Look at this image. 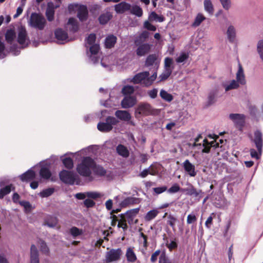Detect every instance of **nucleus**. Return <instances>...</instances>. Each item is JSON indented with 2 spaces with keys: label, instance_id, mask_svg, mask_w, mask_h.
<instances>
[{
  "label": "nucleus",
  "instance_id": "obj_28",
  "mask_svg": "<svg viewBox=\"0 0 263 263\" xmlns=\"http://www.w3.org/2000/svg\"><path fill=\"white\" fill-rule=\"evenodd\" d=\"M35 173L32 169L28 170L20 176V179L23 181H28L35 178Z\"/></svg>",
  "mask_w": 263,
  "mask_h": 263
},
{
  "label": "nucleus",
  "instance_id": "obj_42",
  "mask_svg": "<svg viewBox=\"0 0 263 263\" xmlns=\"http://www.w3.org/2000/svg\"><path fill=\"white\" fill-rule=\"evenodd\" d=\"M62 161L65 166L68 169H71L73 167V160L71 158L69 157H65L63 158V157H61Z\"/></svg>",
  "mask_w": 263,
  "mask_h": 263
},
{
  "label": "nucleus",
  "instance_id": "obj_9",
  "mask_svg": "<svg viewBox=\"0 0 263 263\" xmlns=\"http://www.w3.org/2000/svg\"><path fill=\"white\" fill-rule=\"evenodd\" d=\"M17 41L22 47L27 46L30 43L27 31L23 27H21L18 29Z\"/></svg>",
  "mask_w": 263,
  "mask_h": 263
},
{
  "label": "nucleus",
  "instance_id": "obj_46",
  "mask_svg": "<svg viewBox=\"0 0 263 263\" xmlns=\"http://www.w3.org/2000/svg\"><path fill=\"white\" fill-rule=\"evenodd\" d=\"M223 9L228 11L232 7V3L231 0H219Z\"/></svg>",
  "mask_w": 263,
  "mask_h": 263
},
{
  "label": "nucleus",
  "instance_id": "obj_24",
  "mask_svg": "<svg viewBox=\"0 0 263 263\" xmlns=\"http://www.w3.org/2000/svg\"><path fill=\"white\" fill-rule=\"evenodd\" d=\"M159 60L155 54H151L148 55L146 60L145 65L146 66H154L157 68L159 66Z\"/></svg>",
  "mask_w": 263,
  "mask_h": 263
},
{
  "label": "nucleus",
  "instance_id": "obj_10",
  "mask_svg": "<svg viewBox=\"0 0 263 263\" xmlns=\"http://www.w3.org/2000/svg\"><path fill=\"white\" fill-rule=\"evenodd\" d=\"M229 118L240 130L242 129L245 123L246 116L242 114H230Z\"/></svg>",
  "mask_w": 263,
  "mask_h": 263
},
{
  "label": "nucleus",
  "instance_id": "obj_25",
  "mask_svg": "<svg viewBox=\"0 0 263 263\" xmlns=\"http://www.w3.org/2000/svg\"><path fill=\"white\" fill-rule=\"evenodd\" d=\"M139 211V208L134 209L127 211L124 214L122 215V216H123L129 223H131L134 217L138 213Z\"/></svg>",
  "mask_w": 263,
  "mask_h": 263
},
{
  "label": "nucleus",
  "instance_id": "obj_15",
  "mask_svg": "<svg viewBox=\"0 0 263 263\" xmlns=\"http://www.w3.org/2000/svg\"><path fill=\"white\" fill-rule=\"evenodd\" d=\"M137 100L135 96H125L121 101V105L122 108L127 109L131 108L136 105Z\"/></svg>",
  "mask_w": 263,
  "mask_h": 263
},
{
  "label": "nucleus",
  "instance_id": "obj_26",
  "mask_svg": "<svg viewBox=\"0 0 263 263\" xmlns=\"http://www.w3.org/2000/svg\"><path fill=\"white\" fill-rule=\"evenodd\" d=\"M226 34L228 40L230 43H234L235 41L236 37V30L233 26L230 25L228 26Z\"/></svg>",
  "mask_w": 263,
  "mask_h": 263
},
{
  "label": "nucleus",
  "instance_id": "obj_41",
  "mask_svg": "<svg viewBox=\"0 0 263 263\" xmlns=\"http://www.w3.org/2000/svg\"><path fill=\"white\" fill-rule=\"evenodd\" d=\"M256 50L261 61L263 63V39L258 41Z\"/></svg>",
  "mask_w": 263,
  "mask_h": 263
},
{
  "label": "nucleus",
  "instance_id": "obj_3",
  "mask_svg": "<svg viewBox=\"0 0 263 263\" xmlns=\"http://www.w3.org/2000/svg\"><path fill=\"white\" fill-rule=\"evenodd\" d=\"M96 36L95 34H90L86 40V47L89 48V51H87V55L90 58L93 63L99 61L97 54L99 50V46L96 43Z\"/></svg>",
  "mask_w": 263,
  "mask_h": 263
},
{
  "label": "nucleus",
  "instance_id": "obj_27",
  "mask_svg": "<svg viewBox=\"0 0 263 263\" xmlns=\"http://www.w3.org/2000/svg\"><path fill=\"white\" fill-rule=\"evenodd\" d=\"M66 27L70 31L75 32L79 29V24L76 18H70L66 24Z\"/></svg>",
  "mask_w": 263,
  "mask_h": 263
},
{
  "label": "nucleus",
  "instance_id": "obj_36",
  "mask_svg": "<svg viewBox=\"0 0 263 263\" xmlns=\"http://www.w3.org/2000/svg\"><path fill=\"white\" fill-rule=\"evenodd\" d=\"M119 102L117 98L110 97L108 100H106L104 103L101 102V104L106 107H112L116 106Z\"/></svg>",
  "mask_w": 263,
  "mask_h": 263
},
{
  "label": "nucleus",
  "instance_id": "obj_35",
  "mask_svg": "<svg viewBox=\"0 0 263 263\" xmlns=\"http://www.w3.org/2000/svg\"><path fill=\"white\" fill-rule=\"evenodd\" d=\"M129 11L131 14L138 17H141L143 14V10L142 8L138 5H131V8Z\"/></svg>",
  "mask_w": 263,
  "mask_h": 263
},
{
  "label": "nucleus",
  "instance_id": "obj_52",
  "mask_svg": "<svg viewBox=\"0 0 263 263\" xmlns=\"http://www.w3.org/2000/svg\"><path fill=\"white\" fill-rule=\"evenodd\" d=\"M112 59V56L104 58L101 61V65L104 67H107L111 65H114V63L110 61Z\"/></svg>",
  "mask_w": 263,
  "mask_h": 263
},
{
  "label": "nucleus",
  "instance_id": "obj_64",
  "mask_svg": "<svg viewBox=\"0 0 263 263\" xmlns=\"http://www.w3.org/2000/svg\"><path fill=\"white\" fill-rule=\"evenodd\" d=\"M144 27L148 30L155 31L156 30V27L152 24L149 21H146L144 23Z\"/></svg>",
  "mask_w": 263,
  "mask_h": 263
},
{
  "label": "nucleus",
  "instance_id": "obj_31",
  "mask_svg": "<svg viewBox=\"0 0 263 263\" xmlns=\"http://www.w3.org/2000/svg\"><path fill=\"white\" fill-rule=\"evenodd\" d=\"M204 10L210 15H212L214 11V5L211 0H204Z\"/></svg>",
  "mask_w": 263,
  "mask_h": 263
},
{
  "label": "nucleus",
  "instance_id": "obj_48",
  "mask_svg": "<svg viewBox=\"0 0 263 263\" xmlns=\"http://www.w3.org/2000/svg\"><path fill=\"white\" fill-rule=\"evenodd\" d=\"M12 185H7L0 190V198H3L5 195L9 194L12 190Z\"/></svg>",
  "mask_w": 263,
  "mask_h": 263
},
{
  "label": "nucleus",
  "instance_id": "obj_61",
  "mask_svg": "<svg viewBox=\"0 0 263 263\" xmlns=\"http://www.w3.org/2000/svg\"><path fill=\"white\" fill-rule=\"evenodd\" d=\"M87 197L91 199H97L101 197V194L96 192H86Z\"/></svg>",
  "mask_w": 263,
  "mask_h": 263
},
{
  "label": "nucleus",
  "instance_id": "obj_54",
  "mask_svg": "<svg viewBox=\"0 0 263 263\" xmlns=\"http://www.w3.org/2000/svg\"><path fill=\"white\" fill-rule=\"evenodd\" d=\"M7 54V51L5 50L4 43L0 37V59L4 58Z\"/></svg>",
  "mask_w": 263,
  "mask_h": 263
},
{
  "label": "nucleus",
  "instance_id": "obj_4",
  "mask_svg": "<svg viewBox=\"0 0 263 263\" xmlns=\"http://www.w3.org/2000/svg\"><path fill=\"white\" fill-rule=\"evenodd\" d=\"M118 123V120L115 117L108 116L105 121H101L98 123L97 128L101 132H109L112 129L113 126L116 125Z\"/></svg>",
  "mask_w": 263,
  "mask_h": 263
},
{
  "label": "nucleus",
  "instance_id": "obj_29",
  "mask_svg": "<svg viewBox=\"0 0 263 263\" xmlns=\"http://www.w3.org/2000/svg\"><path fill=\"white\" fill-rule=\"evenodd\" d=\"M30 263H39L38 251L34 245L31 246L30 249Z\"/></svg>",
  "mask_w": 263,
  "mask_h": 263
},
{
  "label": "nucleus",
  "instance_id": "obj_17",
  "mask_svg": "<svg viewBox=\"0 0 263 263\" xmlns=\"http://www.w3.org/2000/svg\"><path fill=\"white\" fill-rule=\"evenodd\" d=\"M41 167L40 176L41 179L47 180L51 177V174L49 170V165L47 164L40 163Z\"/></svg>",
  "mask_w": 263,
  "mask_h": 263
},
{
  "label": "nucleus",
  "instance_id": "obj_51",
  "mask_svg": "<svg viewBox=\"0 0 263 263\" xmlns=\"http://www.w3.org/2000/svg\"><path fill=\"white\" fill-rule=\"evenodd\" d=\"M172 71V68L165 69L164 71L159 76L160 81H162L166 80L171 75Z\"/></svg>",
  "mask_w": 263,
  "mask_h": 263
},
{
  "label": "nucleus",
  "instance_id": "obj_53",
  "mask_svg": "<svg viewBox=\"0 0 263 263\" xmlns=\"http://www.w3.org/2000/svg\"><path fill=\"white\" fill-rule=\"evenodd\" d=\"M92 171H93L95 174L99 176H103L105 174V171L104 168L102 166L96 165V164Z\"/></svg>",
  "mask_w": 263,
  "mask_h": 263
},
{
  "label": "nucleus",
  "instance_id": "obj_43",
  "mask_svg": "<svg viewBox=\"0 0 263 263\" xmlns=\"http://www.w3.org/2000/svg\"><path fill=\"white\" fill-rule=\"evenodd\" d=\"M160 96L163 100L166 102H170L173 99V96L163 89L161 90Z\"/></svg>",
  "mask_w": 263,
  "mask_h": 263
},
{
  "label": "nucleus",
  "instance_id": "obj_14",
  "mask_svg": "<svg viewBox=\"0 0 263 263\" xmlns=\"http://www.w3.org/2000/svg\"><path fill=\"white\" fill-rule=\"evenodd\" d=\"M54 35L57 42L60 44H64L71 40V39L68 37L67 32L60 28L55 30Z\"/></svg>",
  "mask_w": 263,
  "mask_h": 263
},
{
  "label": "nucleus",
  "instance_id": "obj_8",
  "mask_svg": "<svg viewBox=\"0 0 263 263\" xmlns=\"http://www.w3.org/2000/svg\"><path fill=\"white\" fill-rule=\"evenodd\" d=\"M60 178L64 182L69 184H78V176L73 172L66 170L62 171L60 174Z\"/></svg>",
  "mask_w": 263,
  "mask_h": 263
},
{
  "label": "nucleus",
  "instance_id": "obj_6",
  "mask_svg": "<svg viewBox=\"0 0 263 263\" xmlns=\"http://www.w3.org/2000/svg\"><path fill=\"white\" fill-rule=\"evenodd\" d=\"M68 10L70 12L77 11V16L81 22L86 21L88 17V10L84 5L78 4H71L68 6Z\"/></svg>",
  "mask_w": 263,
  "mask_h": 263
},
{
  "label": "nucleus",
  "instance_id": "obj_45",
  "mask_svg": "<svg viewBox=\"0 0 263 263\" xmlns=\"http://www.w3.org/2000/svg\"><path fill=\"white\" fill-rule=\"evenodd\" d=\"M7 42L11 44L15 38V33L12 30H8L7 31L5 35Z\"/></svg>",
  "mask_w": 263,
  "mask_h": 263
},
{
  "label": "nucleus",
  "instance_id": "obj_44",
  "mask_svg": "<svg viewBox=\"0 0 263 263\" xmlns=\"http://www.w3.org/2000/svg\"><path fill=\"white\" fill-rule=\"evenodd\" d=\"M159 213V212L157 210L154 209L153 210H151L149 212L147 213L146 214L144 218L146 221H151L154 218H155L158 214Z\"/></svg>",
  "mask_w": 263,
  "mask_h": 263
},
{
  "label": "nucleus",
  "instance_id": "obj_12",
  "mask_svg": "<svg viewBox=\"0 0 263 263\" xmlns=\"http://www.w3.org/2000/svg\"><path fill=\"white\" fill-rule=\"evenodd\" d=\"M135 43L137 46L136 53L138 57L145 55L150 50L151 45L148 43H139V40H135Z\"/></svg>",
  "mask_w": 263,
  "mask_h": 263
},
{
  "label": "nucleus",
  "instance_id": "obj_32",
  "mask_svg": "<svg viewBox=\"0 0 263 263\" xmlns=\"http://www.w3.org/2000/svg\"><path fill=\"white\" fill-rule=\"evenodd\" d=\"M218 93V89L212 90L208 95L207 103L209 105L214 104L216 101V97Z\"/></svg>",
  "mask_w": 263,
  "mask_h": 263
},
{
  "label": "nucleus",
  "instance_id": "obj_19",
  "mask_svg": "<svg viewBox=\"0 0 263 263\" xmlns=\"http://www.w3.org/2000/svg\"><path fill=\"white\" fill-rule=\"evenodd\" d=\"M236 81L239 85H244L246 84V80L243 68L240 64H238V70L236 73Z\"/></svg>",
  "mask_w": 263,
  "mask_h": 263
},
{
  "label": "nucleus",
  "instance_id": "obj_58",
  "mask_svg": "<svg viewBox=\"0 0 263 263\" xmlns=\"http://www.w3.org/2000/svg\"><path fill=\"white\" fill-rule=\"evenodd\" d=\"M177 221V218L172 215H169L167 217V223L172 228H174L175 223Z\"/></svg>",
  "mask_w": 263,
  "mask_h": 263
},
{
  "label": "nucleus",
  "instance_id": "obj_22",
  "mask_svg": "<svg viewBox=\"0 0 263 263\" xmlns=\"http://www.w3.org/2000/svg\"><path fill=\"white\" fill-rule=\"evenodd\" d=\"M115 115L119 120L123 121H129L132 118L129 112L127 110H118L115 113Z\"/></svg>",
  "mask_w": 263,
  "mask_h": 263
},
{
  "label": "nucleus",
  "instance_id": "obj_39",
  "mask_svg": "<svg viewBox=\"0 0 263 263\" xmlns=\"http://www.w3.org/2000/svg\"><path fill=\"white\" fill-rule=\"evenodd\" d=\"M116 149L118 154L123 157H127L129 156L128 149L123 145H119Z\"/></svg>",
  "mask_w": 263,
  "mask_h": 263
},
{
  "label": "nucleus",
  "instance_id": "obj_40",
  "mask_svg": "<svg viewBox=\"0 0 263 263\" xmlns=\"http://www.w3.org/2000/svg\"><path fill=\"white\" fill-rule=\"evenodd\" d=\"M148 20L152 22H162L164 21V18L162 15H158L155 12H152L148 16Z\"/></svg>",
  "mask_w": 263,
  "mask_h": 263
},
{
  "label": "nucleus",
  "instance_id": "obj_30",
  "mask_svg": "<svg viewBox=\"0 0 263 263\" xmlns=\"http://www.w3.org/2000/svg\"><path fill=\"white\" fill-rule=\"evenodd\" d=\"M205 20L206 17L203 13H198L195 17L194 20L192 24V26L194 28H196L199 26Z\"/></svg>",
  "mask_w": 263,
  "mask_h": 263
},
{
  "label": "nucleus",
  "instance_id": "obj_5",
  "mask_svg": "<svg viewBox=\"0 0 263 263\" xmlns=\"http://www.w3.org/2000/svg\"><path fill=\"white\" fill-rule=\"evenodd\" d=\"M155 114V110L147 103H140L135 109V118L140 119L143 116H147Z\"/></svg>",
  "mask_w": 263,
  "mask_h": 263
},
{
  "label": "nucleus",
  "instance_id": "obj_37",
  "mask_svg": "<svg viewBox=\"0 0 263 263\" xmlns=\"http://www.w3.org/2000/svg\"><path fill=\"white\" fill-rule=\"evenodd\" d=\"M112 17L111 14L107 12L105 13L102 14L99 17V21L101 24L104 25L106 24Z\"/></svg>",
  "mask_w": 263,
  "mask_h": 263
},
{
  "label": "nucleus",
  "instance_id": "obj_16",
  "mask_svg": "<svg viewBox=\"0 0 263 263\" xmlns=\"http://www.w3.org/2000/svg\"><path fill=\"white\" fill-rule=\"evenodd\" d=\"M253 141L255 144L257 151L262 153V134L260 130H256L254 132Z\"/></svg>",
  "mask_w": 263,
  "mask_h": 263
},
{
  "label": "nucleus",
  "instance_id": "obj_55",
  "mask_svg": "<svg viewBox=\"0 0 263 263\" xmlns=\"http://www.w3.org/2000/svg\"><path fill=\"white\" fill-rule=\"evenodd\" d=\"M149 36V33L147 31L142 32L140 35L136 39L139 40V43H144Z\"/></svg>",
  "mask_w": 263,
  "mask_h": 263
},
{
  "label": "nucleus",
  "instance_id": "obj_59",
  "mask_svg": "<svg viewBox=\"0 0 263 263\" xmlns=\"http://www.w3.org/2000/svg\"><path fill=\"white\" fill-rule=\"evenodd\" d=\"M39 244L41 251L45 254H48L49 250L45 242L42 240H40Z\"/></svg>",
  "mask_w": 263,
  "mask_h": 263
},
{
  "label": "nucleus",
  "instance_id": "obj_63",
  "mask_svg": "<svg viewBox=\"0 0 263 263\" xmlns=\"http://www.w3.org/2000/svg\"><path fill=\"white\" fill-rule=\"evenodd\" d=\"M20 204L24 208L26 212L30 211L32 209L31 205L28 201H21L20 202Z\"/></svg>",
  "mask_w": 263,
  "mask_h": 263
},
{
  "label": "nucleus",
  "instance_id": "obj_49",
  "mask_svg": "<svg viewBox=\"0 0 263 263\" xmlns=\"http://www.w3.org/2000/svg\"><path fill=\"white\" fill-rule=\"evenodd\" d=\"M135 91V88L133 86L126 85L122 89V93L125 96L132 94Z\"/></svg>",
  "mask_w": 263,
  "mask_h": 263
},
{
  "label": "nucleus",
  "instance_id": "obj_34",
  "mask_svg": "<svg viewBox=\"0 0 263 263\" xmlns=\"http://www.w3.org/2000/svg\"><path fill=\"white\" fill-rule=\"evenodd\" d=\"M54 8L52 3H48V7L47 8L46 12V15L48 21H51L53 20L54 17Z\"/></svg>",
  "mask_w": 263,
  "mask_h": 263
},
{
  "label": "nucleus",
  "instance_id": "obj_13",
  "mask_svg": "<svg viewBox=\"0 0 263 263\" xmlns=\"http://www.w3.org/2000/svg\"><path fill=\"white\" fill-rule=\"evenodd\" d=\"M149 76V72L144 71L140 72L136 74L132 79H130V82L134 84H141L146 86V80L147 77Z\"/></svg>",
  "mask_w": 263,
  "mask_h": 263
},
{
  "label": "nucleus",
  "instance_id": "obj_7",
  "mask_svg": "<svg viewBox=\"0 0 263 263\" xmlns=\"http://www.w3.org/2000/svg\"><path fill=\"white\" fill-rule=\"evenodd\" d=\"M46 20L45 18L41 15L33 13L31 14L29 24L32 27L42 30L45 25Z\"/></svg>",
  "mask_w": 263,
  "mask_h": 263
},
{
  "label": "nucleus",
  "instance_id": "obj_20",
  "mask_svg": "<svg viewBox=\"0 0 263 263\" xmlns=\"http://www.w3.org/2000/svg\"><path fill=\"white\" fill-rule=\"evenodd\" d=\"M131 5L125 2H121L115 6V10L117 13L122 14L125 11H129Z\"/></svg>",
  "mask_w": 263,
  "mask_h": 263
},
{
  "label": "nucleus",
  "instance_id": "obj_62",
  "mask_svg": "<svg viewBox=\"0 0 263 263\" xmlns=\"http://www.w3.org/2000/svg\"><path fill=\"white\" fill-rule=\"evenodd\" d=\"M157 78V73L155 72L152 76L147 77V80H146V86H148L151 85L153 82Z\"/></svg>",
  "mask_w": 263,
  "mask_h": 263
},
{
  "label": "nucleus",
  "instance_id": "obj_23",
  "mask_svg": "<svg viewBox=\"0 0 263 263\" xmlns=\"http://www.w3.org/2000/svg\"><path fill=\"white\" fill-rule=\"evenodd\" d=\"M222 87L226 91H228L232 89H236L239 88V84L235 80H232L224 82L222 84Z\"/></svg>",
  "mask_w": 263,
  "mask_h": 263
},
{
  "label": "nucleus",
  "instance_id": "obj_47",
  "mask_svg": "<svg viewBox=\"0 0 263 263\" xmlns=\"http://www.w3.org/2000/svg\"><path fill=\"white\" fill-rule=\"evenodd\" d=\"M189 58V54L185 52L180 53L176 58L177 63H184Z\"/></svg>",
  "mask_w": 263,
  "mask_h": 263
},
{
  "label": "nucleus",
  "instance_id": "obj_11",
  "mask_svg": "<svg viewBox=\"0 0 263 263\" xmlns=\"http://www.w3.org/2000/svg\"><path fill=\"white\" fill-rule=\"evenodd\" d=\"M122 254L121 249H111L107 252L105 255V263H109L119 260Z\"/></svg>",
  "mask_w": 263,
  "mask_h": 263
},
{
  "label": "nucleus",
  "instance_id": "obj_56",
  "mask_svg": "<svg viewBox=\"0 0 263 263\" xmlns=\"http://www.w3.org/2000/svg\"><path fill=\"white\" fill-rule=\"evenodd\" d=\"M126 221H127L121 216V218L118 221V227L122 228L124 231L126 230L127 229Z\"/></svg>",
  "mask_w": 263,
  "mask_h": 263
},
{
  "label": "nucleus",
  "instance_id": "obj_50",
  "mask_svg": "<svg viewBox=\"0 0 263 263\" xmlns=\"http://www.w3.org/2000/svg\"><path fill=\"white\" fill-rule=\"evenodd\" d=\"M54 192V189L52 188H48L43 190L39 193V195L42 198L48 197L51 195Z\"/></svg>",
  "mask_w": 263,
  "mask_h": 263
},
{
  "label": "nucleus",
  "instance_id": "obj_33",
  "mask_svg": "<svg viewBox=\"0 0 263 263\" xmlns=\"http://www.w3.org/2000/svg\"><path fill=\"white\" fill-rule=\"evenodd\" d=\"M117 42V37L113 35L107 36L105 39V45L106 48L112 47Z\"/></svg>",
  "mask_w": 263,
  "mask_h": 263
},
{
  "label": "nucleus",
  "instance_id": "obj_2",
  "mask_svg": "<svg viewBox=\"0 0 263 263\" xmlns=\"http://www.w3.org/2000/svg\"><path fill=\"white\" fill-rule=\"evenodd\" d=\"M208 139H203L202 136L199 135L197 137L193 144V147L197 148L198 150H201L203 153H209L211 147H219V143L211 136H209Z\"/></svg>",
  "mask_w": 263,
  "mask_h": 263
},
{
  "label": "nucleus",
  "instance_id": "obj_21",
  "mask_svg": "<svg viewBox=\"0 0 263 263\" xmlns=\"http://www.w3.org/2000/svg\"><path fill=\"white\" fill-rule=\"evenodd\" d=\"M182 166L186 172L191 176L195 177L196 175L195 166L189 160H185L182 163Z\"/></svg>",
  "mask_w": 263,
  "mask_h": 263
},
{
  "label": "nucleus",
  "instance_id": "obj_57",
  "mask_svg": "<svg viewBox=\"0 0 263 263\" xmlns=\"http://www.w3.org/2000/svg\"><path fill=\"white\" fill-rule=\"evenodd\" d=\"M70 233L73 237H77L81 235L83 233V231L77 227H72L70 230Z\"/></svg>",
  "mask_w": 263,
  "mask_h": 263
},
{
  "label": "nucleus",
  "instance_id": "obj_60",
  "mask_svg": "<svg viewBox=\"0 0 263 263\" xmlns=\"http://www.w3.org/2000/svg\"><path fill=\"white\" fill-rule=\"evenodd\" d=\"M184 191L186 192V194L189 195H194L195 196H197L199 195V193L193 186H191L190 187L185 189Z\"/></svg>",
  "mask_w": 263,
  "mask_h": 263
},
{
  "label": "nucleus",
  "instance_id": "obj_18",
  "mask_svg": "<svg viewBox=\"0 0 263 263\" xmlns=\"http://www.w3.org/2000/svg\"><path fill=\"white\" fill-rule=\"evenodd\" d=\"M250 113L253 116L257 121L263 120V102L260 105V112H258L257 108L255 106H251L249 108Z\"/></svg>",
  "mask_w": 263,
  "mask_h": 263
},
{
  "label": "nucleus",
  "instance_id": "obj_1",
  "mask_svg": "<svg viewBox=\"0 0 263 263\" xmlns=\"http://www.w3.org/2000/svg\"><path fill=\"white\" fill-rule=\"evenodd\" d=\"M91 151L92 147L89 146L75 153H69L76 159L82 158L81 161L78 163L76 167L77 172L82 176L89 177L95 165L94 160L90 157L87 156L91 153Z\"/></svg>",
  "mask_w": 263,
  "mask_h": 263
},
{
  "label": "nucleus",
  "instance_id": "obj_38",
  "mask_svg": "<svg viewBox=\"0 0 263 263\" xmlns=\"http://www.w3.org/2000/svg\"><path fill=\"white\" fill-rule=\"evenodd\" d=\"M126 256L127 260L129 262H134L137 259L136 255L131 248H128L127 249Z\"/></svg>",
  "mask_w": 263,
  "mask_h": 263
}]
</instances>
